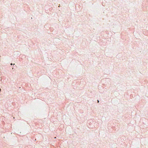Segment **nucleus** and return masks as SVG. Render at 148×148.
Masks as SVG:
<instances>
[{
  "label": "nucleus",
  "mask_w": 148,
  "mask_h": 148,
  "mask_svg": "<svg viewBox=\"0 0 148 148\" xmlns=\"http://www.w3.org/2000/svg\"><path fill=\"white\" fill-rule=\"evenodd\" d=\"M97 102H99V100H97Z\"/></svg>",
  "instance_id": "obj_1"
},
{
  "label": "nucleus",
  "mask_w": 148,
  "mask_h": 148,
  "mask_svg": "<svg viewBox=\"0 0 148 148\" xmlns=\"http://www.w3.org/2000/svg\"><path fill=\"white\" fill-rule=\"evenodd\" d=\"M11 65H12V63L11 64H10Z\"/></svg>",
  "instance_id": "obj_2"
}]
</instances>
